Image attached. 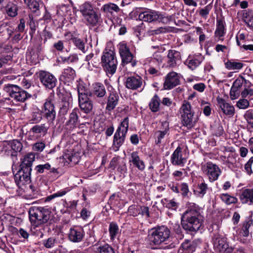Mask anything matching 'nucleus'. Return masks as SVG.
<instances>
[{
	"instance_id": "f257e3e1",
	"label": "nucleus",
	"mask_w": 253,
	"mask_h": 253,
	"mask_svg": "<svg viewBox=\"0 0 253 253\" xmlns=\"http://www.w3.org/2000/svg\"><path fill=\"white\" fill-rule=\"evenodd\" d=\"M203 219L199 206L193 203L187 204V209L181 217V224L183 228L191 232H197L203 224Z\"/></svg>"
},
{
	"instance_id": "f03ea898",
	"label": "nucleus",
	"mask_w": 253,
	"mask_h": 253,
	"mask_svg": "<svg viewBox=\"0 0 253 253\" xmlns=\"http://www.w3.org/2000/svg\"><path fill=\"white\" fill-rule=\"evenodd\" d=\"M85 24L89 27H95L101 22V13L93 8L88 2H85L79 7Z\"/></svg>"
},
{
	"instance_id": "7ed1b4c3",
	"label": "nucleus",
	"mask_w": 253,
	"mask_h": 253,
	"mask_svg": "<svg viewBox=\"0 0 253 253\" xmlns=\"http://www.w3.org/2000/svg\"><path fill=\"white\" fill-rule=\"evenodd\" d=\"M29 215L31 224L37 227L48 223L51 218V211L46 207H33L30 208Z\"/></svg>"
},
{
	"instance_id": "20e7f679",
	"label": "nucleus",
	"mask_w": 253,
	"mask_h": 253,
	"mask_svg": "<svg viewBox=\"0 0 253 253\" xmlns=\"http://www.w3.org/2000/svg\"><path fill=\"white\" fill-rule=\"evenodd\" d=\"M3 90L9 97L5 98V100L10 101V104L13 105V101L16 102L23 103L32 97V95L17 85L7 84L4 85Z\"/></svg>"
},
{
	"instance_id": "39448f33",
	"label": "nucleus",
	"mask_w": 253,
	"mask_h": 253,
	"mask_svg": "<svg viewBox=\"0 0 253 253\" xmlns=\"http://www.w3.org/2000/svg\"><path fill=\"white\" fill-rule=\"evenodd\" d=\"M20 169L14 175L16 185L21 188L31 181L32 166L34 159H21Z\"/></svg>"
},
{
	"instance_id": "423d86ee",
	"label": "nucleus",
	"mask_w": 253,
	"mask_h": 253,
	"mask_svg": "<svg viewBox=\"0 0 253 253\" xmlns=\"http://www.w3.org/2000/svg\"><path fill=\"white\" fill-rule=\"evenodd\" d=\"M101 66L107 75H113L116 71L118 61L115 52L106 48L101 57Z\"/></svg>"
},
{
	"instance_id": "0eeeda50",
	"label": "nucleus",
	"mask_w": 253,
	"mask_h": 253,
	"mask_svg": "<svg viewBox=\"0 0 253 253\" xmlns=\"http://www.w3.org/2000/svg\"><path fill=\"white\" fill-rule=\"evenodd\" d=\"M170 235V230L164 225L159 226L149 231L148 237L151 244L160 245L167 241Z\"/></svg>"
},
{
	"instance_id": "6e6552de",
	"label": "nucleus",
	"mask_w": 253,
	"mask_h": 253,
	"mask_svg": "<svg viewBox=\"0 0 253 253\" xmlns=\"http://www.w3.org/2000/svg\"><path fill=\"white\" fill-rule=\"evenodd\" d=\"M138 19L149 23L157 22L167 24L171 20L172 16L168 15L165 12L149 10L140 12L138 15Z\"/></svg>"
},
{
	"instance_id": "1a4fd4ad",
	"label": "nucleus",
	"mask_w": 253,
	"mask_h": 253,
	"mask_svg": "<svg viewBox=\"0 0 253 253\" xmlns=\"http://www.w3.org/2000/svg\"><path fill=\"white\" fill-rule=\"evenodd\" d=\"M129 127V118H124L119 125L113 137V146L118 151L124 144Z\"/></svg>"
},
{
	"instance_id": "9d476101",
	"label": "nucleus",
	"mask_w": 253,
	"mask_h": 253,
	"mask_svg": "<svg viewBox=\"0 0 253 253\" xmlns=\"http://www.w3.org/2000/svg\"><path fill=\"white\" fill-rule=\"evenodd\" d=\"M181 114V121L182 125L188 128L194 126L196 121H193L194 115V111H192V106L190 103L184 100L180 108Z\"/></svg>"
},
{
	"instance_id": "9b49d317",
	"label": "nucleus",
	"mask_w": 253,
	"mask_h": 253,
	"mask_svg": "<svg viewBox=\"0 0 253 253\" xmlns=\"http://www.w3.org/2000/svg\"><path fill=\"white\" fill-rule=\"evenodd\" d=\"M42 114L47 123L53 124L56 117L55 101L51 97H48L44 100L41 107Z\"/></svg>"
},
{
	"instance_id": "f8f14e48",
	"label": "nucleus",
	"mask_w": 253,
	"mask_h": 253,
	"mask_svg": "<svg viewBox=\"0 0 253 253\" xmlns=\"http://www.w3.org/2000/svg\"><path fill=\"white\" fill-rule=\"evenodd\" d=\"M119 53L122 59L123 66L130 63L132 67H135L137 61L134 59V55L130 52L129 47L125 42H120L119 44Z\"/></svg>"
},
{
	"instance_id": "ddd939ff",
	"label": "nucleus",
	"mask_w": 253,
	"mask_h": 253,
	"mask_svg": "<svg viewBox=\"0 0 253 253\" xmlns=\"http://www.w3.org/2000/svg\"><path fill=\"white\" fill-rule=\"evenodd\" d=\"M119 53L122 59L123 66L130 63L132 67H135L137 61L134 59V55L130 52L129 47L125 42H120L119 44Z\"/></svg>"
},
{
	"instance_id": "4468645a",
	"label": "nucleus",
	"mask_w": 253,
	"mask_h": 253,
	"mask_svg": "<svg viewBox=\"0 0 253 253\" xmlns=\"http://www.w3.org/2000/svg\"><path fill=\"white\" fill-rule=\"evenodd\" d=\"M119 53L122 59L123 66L130 63L132 67H135L137 61L134 59V55L130 52L129 47L125 42H120L119 44Z\"/></svg>"
},
{
	"instance_id": "2eb2a0df",
	"label": "nucleus",
	"mask_w": 253,
	"mask_h": 253,
	"mask_svg": "<svg viewBox=\"0 0 253 253\" xmlns=\"http://www.w3.org/2000/svg\"><path fill=\"white\" fill-rule=\"evenodd\" d=\"M37 75L41 84L46 89L51 90L56 86L57 80L50 72L40 70Z\"/></svg>"
},
{
	"instance_id": "dca6fc26",
	"label": "nucleus",
	"mask_w": 253,
	"mask_h": 253,
	"mask_svg": "<svg viewBox=\"0 0 253 253\" xmlns=\"http://www.w3.org/2000/svg\"><path fill=\"white\" fill-rule=\"evenodd\" d=\"M201 169L211 182L216 180L221 174L219 168L211 162H207L203 164Z\"/></svg>"
},
{
	"instance_id": "f3484780",
	"label": "nucleus",
	"mask_w": 253,
	"mask_h": 253,
	"mask_svg": "<svg viewBox=\"0 0 253 253\" xmlns=\"http://www.w3.org/2000/svg\"><path fill=\"white\" fill-rule=\"evenodd\" d=\"M212 244L213 249L216 252L231 253L233 250L232 247H229L226 239L219 235H215L212 238Z\"/></svg>"
},
{
	"instance_id": "a211bd4d",
	"label": "nucleus",
	"mask_w": 253,
	"mask_h": 253,
	"mask_svg": "<svg viewBox=\"0 0 253 253\" xmlns=\"http://www.w3.org/2000/svg\"><path fill=\"white\" fill-rule=\"evenodd\" d=\"M80 113V109L77 107L72 110V112L69 114L68 120L65 124V126L67 130L72 131L79 126L80 120L78 114Z\"/></svg>"
},
{
	"instance_id": "6ab92c4d",
	"label": "nucleus",
	"mask_w": 253,
	"mask_h": 253,
	"mask_svg": "<svg viewBox=\"0 0 253 253\" xmlns=\"http://www.w3.org/2000/svg\"><path fill=\"white\" fill-rule=\"evenodd\" d=\"M85 232L82 226H74L70 228L68 236L69 240L73 243H79L83 241Z\"/></svg>"
},
{
	"instance_id": "aec40b11",
	"label": "nucleus",
	"mask_w": 253,
	"mask_h": 253,
	"mask_svg": "<svg viewBox=\"0 0 253 253\" xmlns=\"http://www.w3.org/2000/svg\"><path fill=\"white\" fill-rule=\"evenodd\" d=\"M180 84V79L178 74L174 72L168 73L165 77L164 88L170 90Z\"/></svg>"
},
{
	"instance_id": "412c9836",
	"label": "nucleus",
	"mask_w": 253,
	"mask_h": 253,
	"mask_svg": "<svg viewBox=\"0 0 253 253\" xmlns=\"http://www.w3.org/2000/svg\"><path fill=\"white\" fill-rule=\"evenodd\" d=\"M216 29L214 32V41L222 42L226 34L225 22L223 17L216 19Z\"/></svg>"
},
{
	"instance_id": "4be33fe9",
	"label": "nucleus",
	"mask_w": 253,
	"mask_h": 253,
	"mask_svg": "<svg viewBox=\"0 0 253 253\" xmlns=\"http://www.w3.org/2000/svg\"><path fill=\"white\" fill-rule=\"evenodd\" d=\"M109 96L107 99L106 110L111 111L118 104L119 96L117 91L112 86L108 88Z\"/></svg>"
},
{
	"instance_id": "5701e85b",
	"label": "nucleus",
	"mask_w": 253,
	"mask_h": 253,
	"mask_svg": "<svg viewBox=\"0 0 253 253\" xmlns=\"http://www.w3.org/2000/svg\"><path fill=\"white\" fill-rule=\"evenodd\" d=\"M143 80L139 76H130L126 78L125 82L126 87L129 89L136 90L141 88L140 91L143 89V87L141 88Z\"/></svg>"
},
{
	"instance_id": "b1692460",
	"label": "nucleus",
	"mask_w": 253,
	"mask_h": 253,
	"mask_svg": "<svg viewBox=\"0 0 253 253\" xmlns=\"http://www.w3.org/2000/svg\"><path fill=\"white\" fill-rule=\"evenodd\" d=\"M106 94V88L103 84L95 82L92 84V90L89 93V96H92L97 99H102Z\"/></svg>"
},
{
	"instance_id": "393cba45",
	"label": "nucleus",
	"mask_w": 253,
	"mask_h": 253,
	"mask_svg": "<svg viewBox=\"0 0 253 253\" xmlns=\"http://www.w3.org/2000/svg\"><path fill=\"white\" fill-rule=\"evenodd\" d=\"M205 57L201 54L194 55H189L184 64L188 66V68L193 71L195 70L203 61Z\"/></svg>"
},
{
	"instance_id": "a878e982",
	"label": "nucleus",
	"mask_w": 253,
	"mask_h": 253,
	"mask_svg": "<svg viewBox=\"0 0 253 253\" xmlns=\"http://www.w3.org/2000/svg\"><path fill=\"white\" fill-rule=\"evenodd\" d=\"M78 103L81 111L83 113L86 114L93 113V102L88 96L78 99Z\"/></svg>"
},
{
	"instance_id": "bb28decb",
	"label": "nucleus",
	"mask_w": 253,
	"mask_h": 253,
	"mask_svg": "<svg viewBox=\"0 0 253 253\" xmlns=\"http://www.w3.org/2000/svg\"><path fill=\"white\" fill-rule=\"evenodd\" d=\"M76 76L75 71L72 68L68 67L63 70L59 80L65 84L69 85L74 80Z\"/></svg>"
},
{
	"instance_id": "cd10ccee",
	"label": "nucleus",
	"mask_w": 253,
	"mask_h": 253,
	"mask_svg": "<svg viewBox=\"0 0 253 253\" xmlns=\"http://www.w3.org/2000/svg\"><path fill=\"white\" fill-rule=\"evenodd\" d=\"M167 65L169 67L173 68L181 61V57L180 53L173 49L168 51L167 55Z\"/></svg>"
},
{
	"instance_id": "c85d7f7f",
	"label": "nucleus",
	"mask_w": 253,
	"mask_h": 253,
	"mask_svg": "<svg viewBox=\"0 0 253 253\" xmlns=\"http://www.w3.org/2000/svg\"><path fill=\"white\" fill-rule=\"evenodd\" d=\"M200 243V241L198 240H195L192 241L185 240L181 244L180 250H182L183 253H192L195 251Z\"/></svg>"
},
{
	"instance_id": "c756f323",
	"label": "nucleus",
	"mask_w": 253,
	"mask_h": 253,
	"mask_svg": "<svg viewBox=\"0 0 253 253\" xmlns=\"http://www.w3.org/2000/svg\"><path fill=\"white\" fill-rule=\"evenodd\" d=\"M216 99L219 105V108L224 114L229 116H233L234 115L235 109L233 106L226 102L225 100L222 98L218 97Z\"/></svg>"
},
{
	"instance_id": "7c9ffc66",
	"label": "nucleus",
	"mask_w": 253,
	"mask_h": 253,
	"mask_svg": "<svg viewBox=\"0 0 253 253\" xmlns=\"http://www.w3.org/2000/svg\"><path fill=\"white\" fill-rule=\"evenodd\" d=\"M239 199L241 202L243 204H253V189H242L239 195Z\"/></svg>"
},
{
	"instance_id": "2f4dec72",
	"label": "nucleus",
	"mask_w": 253,
	"mask_h": 253,
	"mask_svg": "<svg viewBox=\"0 0 253 253\" xmlns=\"http://www.w3.org/2000/svg\"><path fill=\"white\" fill-rule=\"evenodd\" d=\"M70 41L77 49L81 50L83 53H85L87 51L88 49V46H85L87 42L86 37L83 39H80L79 37L72 36V37L70 39Z\"/></svg>"
},
{
	"instance_id": "473e14b6",
	"label": "nucleus",
	"mask_w": 253,
	"mask_h": 253,
	"mask_svg": "<svg viewBox=\"0 0 253 253\" xmlns=\"http://www.w3.org/2000/svg\"><path fill=\"white\" fill-rule=\"evenodd\" d=\"M25 196L29 199H36L41 196V193L38 187L30 185L25 191Z\"/></svg>"
},
{
	"instance_id": "72a5a7b5",
	"label": "nucleus",
	"mask_w": 253,
	"mask_h": 253,
	"mask_svg": "<svg viewBox=\"0 0 253 253\" xmlns=\"http://www.w3.org/2000/svg\"><path fill=\"white\" fill-rule=\"evenodd\" d=\"M161 100L158 94H155L151 99L148 106L149 109L153 113H156L160 110Z\"/></svg>"
},
{
	"instance_id": "f704fd0d",
	"label": "nucleus",
	"mask_w": 253,
	"mask_h": 253,
	"mask_svg": "<svg viewBox=\"0 0 253 253\" xmlns=\"http://www.w3.org/2000/svg\"><path fill=\"white\" fill-rule=\"evenodd\" d=\"M224 64L225 68L229 70H240L245 65L244 63L237 62L235 59L228 60Z\"/></svg>"
},
{
	"instance_id": "c9c22d12",
	"label": "nucleus",
	"mask_w": 253,
	"mask_h": 253,
	"mask_svg": "<svg viewBox=\"0 0 253 253\" xmlns=\"http://www.w3.org/2000/svg\"><path fill=\"white\" fill-rule=\"evenodd\" d=\"M15 32V28L13 26L1 29H0V37L3 41H7L12 37Z\"/></svg>"
},
{
	"instance_id": "e433bc0d",
	"label": "nucleus",
	"mask_w": 253,
	"mask_h": 253,
	"mask_svg": "<svg viewBox=\"0 0 253 253\" xmlns=\"http://www.w3.org/2000/svg\"><path fill=\"white\" fill-rule=\"evenodd\" d=\"M48 127L45 124L36 125L34 126L30 129L33 133L37 134L41 136H44L47 132Z\"/></svg>"
},
{
	"instance_id": "4c0bfd02",
	"label": "nucleus",
	"mask_w": 253,
	"mask_h": 253,
	"mask_svg": "<svg viewBox=\"0 0 253 253\" xmlns=\"http://www.w3.org/2000/svg\"><path fill=\"white\" fill-rule=\"evenodd\" d=\"M243 19L248 27L253 29V10H244Z\"/></svg>"
},
{
	"instance_id": "58836bf2",
	"label": "nucleus",
	"mask_w": 253,
	"mask_h": 253,
	"mask_svg": "<svg viewBox=\"0 0 253 253\" xmlns=\"http://www.w3.org/2000/svg\"><path fill=\"white\" fill-rule=\"evenodd\" d=\"M72 104L60 103V108L58 111V116L62 120L66 119L65 116L67 114L69 109L72 107Z\"/></svg>"
},
{
	"instance_id": "ea45409f",
	"label": "nucleus",
	"mask_w": 253,
	"mask_h": 253,
	"mask_svg": "<svg viewBox=\"0 0 253 253\" xmlns=\"http://www.w3.org/2000/svg\"><path fill=\"white\" fill-rule=\"evenodd\" d=\"M44 120L43 116L42 114L41 109L37 108L34 109L31 114L30 121L32 123H38L41 120Z\"/></svg>"
},
{
	"instance_id": "a19ab883",
	"label": "nucleus",
	"mask_w": 253,
	"mask_h": 253,
	"mask_svg": "<svg viewBox=\"0 0 253 253\" xmlns=\"http://www.w3.org/2000/svg\"><path fill=\"white\" fill-rule=\"evenodd\" d=\"M11 156L12 157H17L18 152H20L23 148L22 143L18 140H13L11 144Z\"/></svg>"
},
{
	"instance_id": "79ce46f5",
	"label": "nucleus",
	"mask_w": 253,
	"mask_h": 253,
	"mask_svg": "<svg viewBox=\"0 0 253 253\" xmlns=\"http://www.w3.org/2000/svg\"><path fill=\"white\" fill-rule=\"evenodd\" d=\"M101 10L107 13H110L113 15L114 12L117 13L120 10L119 7L116 4L110 3L104 4L102 7Z\"/></svg>"
},
{
	"instance_id": "37998d69",
	"label": "nucleus",
	"mask_w": 253,
	"mask_h": 253,
	"mask_svg": "<svg viewBox=\"0 0 253 253\" xmlns=\"http://www.w3.org/2000/svg\"><path fill=\"white\" fill-rule=\"evenodd\" d=\"M208 186L204 181L199 183L196 189L194 190L195 194L200 197H203L208 190Z\"/></svg>"
},
{
	"instance_id": "c03bdc74",
	"label": "nucleus",
	"mask_w": 253,
	"mask_h": 253,
	"mask_svg": "<svg viewBox=\"0 0 253 253\" xmlns=\"http://www.w3.org/2000/svg\"><path fill=\"white\" fill-rule=\"evenodd\" d=\"M6 12L8 16L14 17L17 15L18 8L16 4L10 3L7 4L5 7Z\"/></svg>"
},
{
	"instance_id": "a18cd8bd",
	"label": "nucleus",
	"mask_w": 253,
	"mask_h": 253,
	"mask_svg": "<svg viewBox=\"0 0 253 253\" xmlns=\"http://www.w3.org/2000/svg\"><path fill=\"white\" fill-rule=\"evenodd\" d=\"M59 98L61 100L60 103H66L72 104L73 98L70 92L63 90V91L60 93Z\"/></svg>"
},
{
	"instance_id": "49530a36",
	"label": "nucleus",
	"mask_w": 253,
	"mask_h": 253,
	"mask_svg": "<svg viewBox=\"0 0 253 253\" xmlns=\"http://www.w3.org/2000/svg\"><path fill=\"white\" fill-rule=\"evenodd\" d=\"M212 130L216 136H220L222 135L224 132V129L221 123L218 121L215 122L211 126Z\"/></svg>"
},
{
	"instance_id": "de8ad7c7",
	"label": "nucleus",
	"mask_w": 253,
	"mask_h": 253,
	"mask_svg": "<svg viewBox=\"0 0 253 253\" xmlns=\"http://www.w3.org/2000/svg\"><path fill=\"white\" fill-rule=\"evenodd\" d=\"M163 206L167 208L172 210H176L178 208V204L173 199H164L161 201Z\"/></svg>"
},
{
	"instance_id": "09e8293b",
	"label": "nucleus",
	"mask_w": 253,
	"mask_h": 253,
	"mask_svg": "<svg viewBox=\"0 0 253 253\" xmlns=\"http://www.w3.org/2000/svg\"><path fill=\"white\" fill-rule=\"evenodd\" d=\"M77 88L78 91V99L89 96V94H88L87 92V89L83 83H79L77 86Z\"/></svg>"
},
{
	"instance_id": "8fccbe9b",
	"label": "nucleus",
	"mask_w": 253,
	"mask_h": 253,
	"mask_svg": "<svg viewBox=\"0 0 253 253\" xmlns=\"http://www.w3.org/2000/svg\"><path fill=\"white\" fill-rule=\"evenodd\" d=\"M24 1L32 12L35 13L37 11L39 10L40 4L37 0H24Z\"/></svg>"
},
{
	"instance_id": "3c124183",
	"label": "nucleus",
	"mask_w": 253,
	"mask_h": 253,
	"mask_svg": "<svg viewBox=\"0 0 253 253\" xmlns=\"http://www.w3.org/2000/svg\"><path fill=\"white\" fill-rule=\"evenodd\" d=\"M220 198L227 205L236 203L238 201V199L235 197L228 194H222L220 195Z\"/></svg>"
},
{
	"instance_id": "603ef678",
	"label": "nucleus",
	"mask_w": 253,
	"mask_h": 253,
	"mask_svg": "<svg viewBox=\"0 0 253 253\" xmlns=\"http://www.w3.org/2000/svg\"><path fill=\"white\" fill-rule=\"evenodd\" d=\"M237 240L243 243H247V239H245L249 235V230H245L242 227V228L237 232Z\"/></svg>"
},
{
	"instance_id": "864d4df0",
	"label": "nucleus",
	"mask_w": 253,
	"mask_h": 253,
	"mask_svg": "<svg viewBox=\"0 0 253 253\" xmlns=\"http://www.w3.org/2000/svg\"><path fill=\"white\" fill-rule=\"evenodd\" d=\"M109 232L111 240H114L119 232V227L117 223L112 222L109 224Z\"/></svg>"
},
{
	"instance_id": "5fc2aeb1",
	"label": "nucleus",
	"mask_w": 253,
	"mask_h": 253,
	"mask_svg": "<svg viewBox=\"0 0 253 253\" xmlns=\"http://www.w3.org/2000/svg\"><path fill=\"white\" fill-rule=\"evenodd\" d=\"M57 244V240L54 237H50L42 241L43 246L47 249L53 248Z\"/></svg>"
},
{
	"instance_id": "6e6d98bb",
	"label": "nucleus",
	"mask_w": 253,
	"mask_h": 253,
	"mask_svg": "<svg viewBox=\"0 0 253 253\" xmlns=\"http://www.w3.org/2000/svg\"><path fill=\"white\" fill-rule=\"evenodd\" d=\"M70 191V189L68 187L62 189L60 191H57L56 193L46 197L45 201H50L54 198L57 197H62L65 195L67 193Z\"/></svg>"
},
{
	"instance_id": "4d7b16f0",
	"label": "nucleus",
	"mask_w": 253,
	"mask_h": 253,
	"mask_svg": "<svg viewBox=\"0 0 253 253\" xmlns=\"http://www.w3.org/2000/svg\"><path fill=\"white\" fill-rule=\"evenodd\" d=\"M27 24L29 25L30 27L29 34L32 38L35 33L36 26L33 17L31 14L29 15V20L27 22Z\"/></svg>"
},
{
	"instance_id": "13d9d810",
	"label": "nucleus",
	"mask_w": 253,
	"mask_h": 253,
	"mask_svg": "<svg viewBox=\"0 0 253 253\" xmlns=\"http://www.w3.org/2000/svg\"><path fill=\"white\" fill-rule=\"evenodd\" d=\"M98 253H115L114 249L108 244L99 246L97 249Z\"/></svg>"
},
{
	"instance_id": "bf43d9fd",
	"label": "nucleus",
	"mask_w": 253,
	"mask_h": 253,
	"mask_svg": "<svg viewBox=\"0 0 253 253\" xmlns=\"http://www.w3.org/2000/svg\"><path fill=\"white\" fill-rule=\"evenodd\" d=\"M244 80V77L242 75H239V77L233 82L231 87L239 90L243 86V81Z\"/></svg>"
},
{
	"instance_id": "052dcab7",
	"label": "nucleus",
	"mask_w": 253,
	"mask_h": 253,
	"mask_svg": "<svg viewBox=\"0 0 253 253\" xmlns=\"http://www.w3.org/2000/svg\"><path fill=\"white\" fill-rule=\"evenodd\" d=\"M244 118L247 123L251 125V127L253 128V110H247L244 114Z\"/></svg>"
},
{
	"instance_id": "680f3d73",
	"label": "nucleus",
	"mask_w": 253,
	"mask_h": 253,
	"mask_svg": "<svg viewBox=\"0 0 253 253\" xmlns=\"http://www.w3.org/2000/svg\"><path fill=\"white\" fill-rule=\"evenodd\" d=\"M62 60L64 63L70 64L78 62L79 58L77 54H73L68 57H62Z\"/></svg>"
},
{
	"instance_id": "e2e57ef3",
	"label": "nucleus",
	"mask_w": 253,
	"mask_h": 253,
	"mask_svg": "<svg viewBox=\"0 0 253 253\" xmlns=\"http://www.w3.org/2000/svg\"><path fill=\"white\" fill-rule=\"evenodd\" d=\"M49 28L46 27L44 28L42 32V36L43 37V43H45L48 40L53 38L52 33L49 30Z\"/></svg>"
},
{
	"instance_id": "0e129e2a",
	"label": "nucleus",
	"mask_w": 253,
	"mask_h": 253,
	"mask_svg": "<svg viewBox=\"0 0 253 253\" xmlns=\"http://www.w3.org/2000/svg\"><path fill=\"white\" fill-rule=\"evenodd\" d=\"M48 174L51 175V179L52 181L57 179L61 175V174L60 173L59 171H58V169L54 168L50 169V171Z\"/></svg>"
},
{
	"instance_id": "69168bd1",
	"label": "nucleus",
	"mask_w": 253,
	"mask_h": 253,
	"mask_svg": "<svg viewBox=\"0 0 253 253\" xmlns=\"http://www.w3.org/2000/svg\"><path fill=\"white\" fill-rule=\"evenodd\" d=\"M249 105V101L247 99H245V98L240 99L237 103V107L242 109L247 108Z\"/></svg>"
},
{
	"instance_id": "338daca9",
	"label": "nucleus",
	"mask_w": 253,
	"mask_h": 253,
	"mask_svg": "<svg viewBox=\"0 0 253 253\" xmlns=\"http://www.w3.org/2000/svg\"><path fill=\"white\" fill-rule=\"evenodd\" d=\"M130 162H131L140 170H143L145 168L144 163L140 159H132Z\"/></svg>"
},
{
	"instance_id": "774afa93",
	"label": "nucleus",
	"mask_w": 253,
	"mask_h": 253,
	"mask_svg": "<svg viewBox=\"0 0 253 253\" xmlns=\"http://www.w3.org/2000/svg\"><path fill=\"white\" fill-rule=\"evenodd\" d=\"M45 147V144L42 142H37L32 147L33 150L35 151L41 152Z\"/></svg>"
}]
</instances>
